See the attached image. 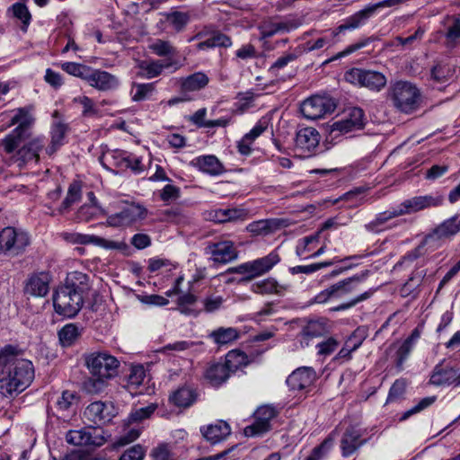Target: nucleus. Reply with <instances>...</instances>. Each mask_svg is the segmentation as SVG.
Returning <instances> with one entry per match:
<instances>
[{
	"label": "nucleus",
	"mask_w": 460,
	"mask_h": 460,
	"mask_svg": "<svg viewBox=\"0 0 460 460\" xmlns=\"http://www.w3.org/2000/svg\"><path fill=\"white\" fill-rule=\"evenodd\" d=\"M34 378L32 363L23 358L18 346L5 345L0 349V394L12 396L25 390Z\"/></svg>",
	"instance_id": "obj_1"
},
{
	"label": "nucleus",
	"mask_w": 460,
	"mask_h": 460,
	"mask_svg": "<svg viewBox=\"0 0 460 460\" xmlns=\"http://www.w3.org/2000/svg\"><path fill=\"white\" fill-rule=\"evenodd\" d=\"M90 289L89 277L80 271L68 273L65 284L60 286L53 296V305L57 314L65 317H74L81 310L84 296Z\"/></svg>",
	"instance_id": "obj_2"
},
{
	"label": "nucleus",
	"mask_w": 460,
	"mask_h": 460,
	"mask_svg": "<svg viewBox=\"0 0 460 460\" xmlns=\"http://www.w3.org/2000/svg\"><path fill=\"white\" fill-rule=\"evenodd\" d=\"M443 201L444 197L438 193L414 196L403 200L395 208H391L388 210L378 213L375 219L367 223L365 227L367 231L378 233L384 230L383 226L385 223L394 217L414 214L427 208H437L441 206Z\"/></svg>",
	"instance_id": "obj_3"
},
{
	"label": "nucleus",
	"mask_w": 460,
	"mask_h": 460,
	"mask_svg": "<svg viewBox=\"0 0 460 460\" xmlns=\"http://www.w3.org/2000/svg\"><path fill=\"white\" fill-rule=\"evenodd\" d=\"M456 217H452L438 226L432 233L424 237L417 247L408 252L401 261L395 264L394 269L413 262L429 252H432L439 247L443 239L450 238L457 234L460 231V220L458 222H456Z\"/></svg>",
	"instance_id": "obj_4"
},
{
	"label": "nucleus",
	"mask_w": 460,
	"mask_h": 460,
	"mask_svg": "<svg viewBox=\"0 0 460 460\" xmlns=\"http://www.w3.org/2000/svg\"><path fill=\"white\" fill-rule=\"evenodd\" d=\"M31 110V107H22L11 111L13 115L11 117L7 128L14 125L17 127L2 140V146L6 154L14 152L22 140L30 136V130L35 121Z\"/></svg>",
	"instance_id": "obj_5"
},
{
	"label": "nucleus",
	"mask_w": 460,
	"mask_h": 460,
	"mask_svg": "<svg viewBox=\"0 0 460 460\" xmlns=\"http://www.w3.org/2000/svg\"><path fill=\"white\" fill-rule=\"evenodd\" d=\"M388 97L394 106L405 114L416 111L422 103L420 89L408 81H396L392 84L388 90Z\"/></svg>",
	"instance_id": "obj_6"
},
{
	"label": "nucleus",
	"mask_w": 460,
	"mask_h": 460,
	"mask_svg": "<svg viewBox=\"0 0 460 460\" xmlns=\"http://www.w3.org/2000/svg\"><path fill=\"white\" fill-rule=\"evenodd\" d=\"M279 261V253L273 251L264 257L228 268L226 274L243 275L241 281H251L268 273Z\"/></svg>",
	"instance_id": "obj_7"
},
{
	"label": "nucleus",
	"mask_w": 460,
	"mask_h": 460,
	"mask_svg": "<svg viewBox=\"0 0 460 460\" xmlns=\"http://www.w3.org/2000/svg\"><path fill=\"white\" fill-rule=\"evenodd\" d=\"M85 365L91 375L111 380L118 375L119 361L106 352H94L85 357Z\"/></svg>",
	"instance_id": "obj_8"
},
{
	"label": "nucleus",
	"mask_w": 460,
	"mask_h": 460,
	"mask_svg": "<svg viewBox=\"0 0 460 460\" xmlns=\"http://www.w3.org/2000/svg\"><path fill=\"white\" fill-rule=\"evenodd\" d=\"M180 95L168 101V105L172 106L181 102L194 100V93L206 88L209 83V77L204 72H196L178 80Z\"/></svg>",
	"instance_id": "obj_9"
},
{
	"label": "nucleus",
	"mask_w": 460,
	"mask_h": 460,
	"mask_svg": "<svg viewBox=\"0 0 460 460\" xmlns=\"http://www.w3.org/2000/svg\"><path fill=\"white\" fill-rule=\"evenodd\" d=\"M344 79L349 84L366 87L370 91L380 92L386 85L387 79L384 74L375 70L353 67L344 74Z\"/></svg>",
	"instance_id": "obj_10"
},
{
	"label": "nucleus",
	"mask_w": 460,
	"mask_h": 460,
	"mask_svg": "<svg viewBox=\"0 0 460 460\" xmlns=\"http://www.w3.org/2000/svg\"><path fill=\"white\" fill-rule=\"evenodd\" d=\"M30 243L27 233L7 226L0 232V252L19 255Z\"/></svg>",
	"instance_id": "obj_11"
},
{
	"label": "nucleus",
	"mask_w": 460,
	"mask_h": 460,
	"mask_svg": "<svg viewBox=\"0 0 460 460\" xmlns=\"http://www.w3.org/2000/svg\"><path fill=\"white\" fill-rule=\"evenodd\" d=\"M335 108L336 103L332 98L314 95L302 102L300 111L305 119L315 120L333 112Z\"/></svg>",
	"instance_id": "obj_12"
},
{
	"label": "nucleus",
	"mask_w": 460,
	"mask_h": 460,
	"mask_svg": "<svg viewBox=\"0 0 460 460\" xmlns=\"http://www.w3.org/2000/svg\"><path fill=\"white\" fill-rule=\"evenodd\" d=\"M147 209L137 203H132L118 213L107 217V225L112 227H128L146 218Z\"/></svg>",
	"instance_id": "obj_13"
},
{
	"label": "nucleus",
	"mask_w": 460,
	"mask_h": 460,
	"mask_svg": "<svg viewBox=\"0 0 460 460\" xmlns=\"http://www.w3.org/2000/svg\"><path fill=\"white\" fill-rule=\"evenodd\" d=\"M116 414L117 411L112 403L102 401L90 403L84 411V420L97 426L109 423Z\"/></svg>",
	"instance_id": "obj_14"
},
{
	"label": "nucleus",
	"mask_w": 460,
	"mask_h": 460,
	"mask_svg": "<svg viewBox=\"0 0 460 460\" xmlns=\"http://www.w3.org/2000/svg\"><path fill=\"white\" fill-rule=\"evenodd\" d=\"M366 123L365 114L362 109L352 107L348 109L343 117L331 127V132L335 131L346 134L354 130L362 129Z\"/></svg>",
	"instance_id": "obj_15"
},
{
	"label": "nucleus",
	"mask_w": 460,
	"mask_h": 460,
	"mask_svg": "<svg viewBox=\"0 0 460 460\" xmlns=\"http://www.w3.org/2000/svg\"><path fill=\"white\" fill-rule=\"evenodd\" d=\"M276 414V410L272 406L259 407L254 413V422L244 429V435L246 437H256L268 432L270 429V420L275 418Z\"/></svg>",
	"instance_id": "obj_16"
},
{
	"label": "nucleus",
	"mask_w": 460,
	"mask_h": 460,
	"mask_svg": "<svg viewBox=\"0 0 460 460\" xmlns=\"http://www.w3.org/2000/svg\"><path fill=\"white\" fill-rule=\"evenodd\" d=\"M205 253L216 263L226 264L238 257V251L232 241L211 243L205 248Z\"/></svg>",
	"instance_id": "obj_17"
},
{
	"label": "nucleus",
	"mask_w": 460,
	"mask_h": 460,
	"mask_svg": "<svg viewBox=\"0 0 460 460\" xmlns=\"http://www.w3.org/2000/svg\"><path fill=\"white\" fill-rule=\"evenodd\" d=\"M51 275L48 271L31 274L25 281L24 294L33 297H44L49 291Z\"/></svg>",
	"instance_id": "obj_18"
},
{
	"label": "nucleus",
	"mask_w": 460,
	"mask_h": 460,
	"mask_svg": "<svg viewBox=\"0 0 460 460\" xmlns=\"http://www.w3.org/2000/svg\"><path fill=\"white\" fill-rule=\"evenodd\" d=\"M429 382L436 386L453 385L455 388H460V371L453 367L437 365Z\"/></svg>",
	"instance_id": "obj_19"
},
{
	"label": "nucleus",
	"mask_w": 460,
	"mask_h": 460,
	"mask_svg": "<svg viewBox=\"0 0 460 460\" xmlns=\"http://www.w3.org/2000/svg\"><path fill=\"white\" fill-rule=\"evenodd\" d=\"M86 83L102 92L113 91L119 85V78L104 70L91 68Z\"/></svg>",
	"instance_id": "obj_20"
},
{
	"label": "nucleus",
	"mask_w": 460,
	"mask_h": 460,
	"mask_svg": "<svg viewBox=\"0 0 460 460\" xmlns=\"http://www.w3.org/2000/svg\"><path fill=\"white\" fill-rule=\"evenodd\" d=\"M362 435V430L354 426H349L345 429L340 445L343 457L350 456L367 443V439L361 438Z\"/></svg>",
	"instance_id": "obj_21"
},
{
	"label": "nucleus",
	"mask_w": 460,
	"mask_h": 460,
	"mask_svg": "<svg viewBox=\"0 0 460 460\" xmlns=\"http://www.w3.org/2000/svg\"><path fill=\"white\" fill-rule=\"evenodd\" d=\"M95 429H81L69 430L66 435V440L68 444L76 447H101L104 443L102 436L95 435Z\"/></svg>",
	"instance_id": "obj_22"
},
{
	"label": "nucleus",
	"mask_w": 460,
	"mask_h": 460,
	"mask_svg": "<svg viewBox=\"0 0 460 460\" xmlns=\"http://www.w3.org/2000/svg\"><path fill=\"white\" fill-rule=\"evenodd\" d=\"M44 137H35L25 143L20 147L16 153V159L22 164L27 163H39L40 159V152H45Z\"/></svg>",
	"instance_id": "obj_23"
},
{
	"label": "nucleus",
	"mask_w": 460,
	"mask_h": 460,
	"mask_svg": "<svg viewBox=\"0 0 460 460\" xmlns=\"http://www.w3.org/2000/svg\"><path fill=\"white\" fill-rule=\"evenodd\" d=\"M316 373L309 367H301L294 370L287 378L288 386L293 391L308 388L315 380Z\"/></svg>",
	"instance_id": "obj_24"
},
{
	"label": "nucleus",
	"mask_w": 460,
	"mask_h": 460,
	"mask_svg": "<svg viewBox=\"0 0 460 460\" xmlns=\"http://www.w3.org/2000/svg\"><path fill=\"white\" fill-rule=\"evenodd\" d=\"M320 138V134L314 128H303L296 132V147L305 153H311L318 146Z\"/></svg>",
	"instance_id": "obj_25"
},
{
	"label": "nucleus",
	"mask_w": 460,
	"mask_h": 460,
	"mask_svg": "<svg viewBox=\"0 0 460 460\" xmlns=\"http://www.w3.org/2000/svg\"><path fill=\"white\" fill-rule=\"evenodd\" d=\"M66 239L72 243L78 244H95L98 246H102L107 249H120L125 244L123 243H119L115 241L106 240L104 238L92 235V234H84L79 233H71L67 234Z\"/></svg>",
	"instance_id": "obj_26"
},
{
	"label": "nucleus",
	"mask_w": 460,
	"mask_h": 460,
	"mask_svg": "<svg viewBox=\"0 0 460 460\" xmlns=\"http://www.w3.org/2000/svg\"><path fill=\"white\" fill-rule=\"evenodd\" d=\"M200 432L208 442L217 444L231 434V428L227 422L217 420L213 424L201 427Z\"/></svg>",
	"instance_id": "obj_27"
},
{
	"label": "nucleus",
	"mask_w": 460,
	"mask_h": 460,
	"mask_svg": "<svg viewBox=\"0 0 460 460\" xmlns=\"http://www.w3.org/2000/svg\"><path fill=\"white\" fill-rule=\"evenodd\" d=\"M190 164L200 172L211 176H217L226 172L222 163L217 156L212 155L198 156L190 162Z\"/></svg>",
	"instance_id": "obj_28"
},
{
	"label": "nucleus",
	"mask_w": 460,
	"mask_h": 460,
	"mask_svg": "<svg viewBox=\"0 0 460 460\" xmlns=\"http://www.w3.org/2000/svg\"><path fill=\"white\" fill-rule=\"evenodd\" d=\"M373 8L367 5L366 8L355 13L344 20V22L332 32L333 37L346 30H355L364 25L373 15Z\"/></svg>",
	"instance_id": "obj_29"
},
{
	"label": "nucleus",
	"mask_w": 460,
	"mask_h": 460,
	"mask_svg": "<svg viewBox=\"0 0 460 460\" xmlns=\"http://www.w3.org/2000/svg\"><path fill=\"white\" fill-rule=\"evenodd\" d=\"M300 22L296 20H288L283 22H263L259 29L263 39L270 38L279 32H288L292 30L298 28Z\"/></svg>",
	"instance_id": "obj_30"
},
{
	"label": "nucleus",
	"mask_w": 460,
	"mask_h": 460,
	"mask_svg": "<svg viewBox=\"0 0 460 460\" xmlns=\"http://www.w3.org/2000/svg\"><path fill=\"white\" fill-rule=\"evenodd\" d=\"M67 131V124L62 121H57L52 124L50 129V143L45 148V154L48 156H52L62 146L65 145Z\"/></svg>",
	"instance_id": "obj_31"
},
{
	"label": "nucleus",
	"mask_w": 460,
	"mask_h": 460,
	"mask_svg": "<svg viewBox=\"0 0 460 460\" xmlns=\"http://www.w3.org/2000/svg\"><path fill=\"white\" fill-rule=\"evenodd\" d=\"M198 398L197 390L191 386H181L175 390L169 397V401L179 408L190 407Z\"/></svg>",
	"instance_id": "obj_32"
},
{
	"label": "nucleus",
	"mask_w": 460,
	"mask_h": 460,
	"mask_svg": "<svg viewBox=\"0 0 460 460\" xmlns=\"http://www.w3.org/2000/svg\"><path fill=\"white\" fill-rule=\"evenodd\" d=\"M230 375L225 363H216L206 369L204 376L210 385L218 387L229 378Z\"/></svg>",
	"instance_id": "obj_33"
},
{
	"label": "nucleus",
	"mask_w": 460,
	"mask_h": 460,
	"mask_svg": "<svg viewBox=\"0 0 460 460\" xmlns=\"http://www.w3.org/2000/svg\"><path fill=\"white\" fill-rule=\"evenodd\" d=\"M441 23L444 27V35L447 43L455 46L460 40V13L447 15Z\"/></svg>",
	"instance_id": "obj_34"
},
{
	"label": "nucleus",
	"mask_w": 460,
	"mask_h": 460,
	"mask_svg": "<svg viewBox=\"0 0 460 460\" xmlns=\"http://www.w3.org/2000/svg\"><path fill=\"white\" fill-rule=\"evenodd\" d=\"M366 275L367 273L361 276H353L332 285L335 299H341L355 291L357 285L365 279Z\"/></svg>",
	"instance_id": "obj_35"
},
{
	"label": "nucleus",
	"mask_w": 460,
	"mask_h": 460,
	"mask_svg": "<svg viewBox=\"0 0 460 460\" xmlns=\"http://www.w3.org/2000/svg\"><path fill=\"white\" fill-rule=\"evenodd\" d=\"M364 339V332L359 328L355 330L345 341V344L339 351L337 358L349 359L351 352L355 351L361 346Z\"/></svg>",
	"instance_id": "obj_36"
},
{
	"label": "nucleus",
	"mask_w": 460,
	"mask_h": 460,
	"mask_svg": "<svg viewBox=\"0 0 460 460\" xmlns=\"http://www.w3.org/2000/svg\"><path fill=\"white\" fill-rule=\"evenodd\" d=\"M251 290L260 295H281L283 291L286 290V288L279 284L274 279L269 278L253 283L251 287Z\"/></svg>",
	"instance_id": "obj_37"
},
{
	"label": "nucleus",
	"mask_w": 460,
	"mask_h": 460,
	"mask_svg": "<svg viewBox=\"0 0 460 460\" xmlns=\"http://www.w3.org/2000/svg\"><path fill=\"white\" fill-rule=\"evenodd\" d=\"M232 45V40L230 37L220 32L214 31L210 38L208 40L199 42L197 45V49L199 50H205L208 49H213L216 47L228 48Z\"/></svg>",
	"instance_id": "obj_38"
},
{
	"label": "nucleus",
	"mask_w": 460,
	"mask_h": 460,
	"mask_svg": "<svg viewBox=\"0 0 460 460\" xmlns=\"http://www.w3.org/2000/svg\"><path fill=\"white\" fill-rule=\"evenodd\" d=\"M248 364L247 356L245 353L240 350H231L226 356L225 365L230 374L236 372L242 367H245Z\"/></svg>",
	"instance_id": "obj_39"
},
{
	"label": "nucleus",
	"mask_w": 460,
	"mask_h": 460,
	"mask_svg": "<svg viewBox=\"0 0 460 460\" xmlns=\"http://www.w3.org/2000/svg\"><path fill=\"white\" fill-rule=\"evenodd\" d=\"M210 336L213 338L217 344L226 345L238 339L239 332L237 329L233 327H220L212 332Z\"/></svg>",
	"instance_id": "obj_40"
},
{
	"label": "nucleus",
	"mask_w": 460,
	"mask_h": 460,
	"mask_svg": "<svg viewBox=\"0 0 460 460\" xmlns=\"http://www.w3.org/2000/svg\"><path fill=\"white\" fill-rule=\"evenodd\" d=\"M107 379L91 375L90 377L86 378L83 383V389L84 392L90 394H98L102 393L108 385Z\"/></svg>",
	"instance_id": "obj_41"
},
{
	"label": "nucleus",
	"mask_w": 460,
	"mask_h": 460,
	"mask_svg": "<svg viewBox=\"0 0 460 460\" xmlns=\"http://www.w3.org/2000/svg\"><path fill=\"white\" fill-rule=\"evenodd\" d=\"M60 66L68 75L78 77L85 82L92 68L86 65L75 62H64Z\"/></svg>",
	"instance_id": "obj_42"
},
{
	"label": "nucleus",
	"mask_w": 460,
	"mask_h": 460,
	"mask_svg": "<svg viewBox=\"0 0 460 460\" xmlns=\"http://www.w3.org/2000/svg\"><path fill=\"white\" fill-rule=\"evenodd\" d=\"M82 196L81 185L78 182H73L69 185L66 199L63 200L59 212L64 213L69 209V208L79 201Z\"/></svg>",
	"instance_id": "obj_43"
},
{
	"label": "nucleus",
	"mask_w": 460,
	"mask_h": 460,
	"mask_svg": "<svg viewBox=\"0 0 460 460\" xmlns=\"http://www.w3.org/2000/svg\"><path fill=\"white\" fill-rule=\"evenodd\" d=\"M9 12H12V14L16 19L20 20L22 23V30L23 31H27L28 26L30 25L31 15L29 12L27 6L22 3H14L10 8Z\"/></svg>",
	"instance_id": "obj_44"
},
{
	"label": "nucleus",
	"mask_w": 460,
	"mask_h": 460,
	"mask_svg": "<svg viewBox=\"0 0 460 460\" xmlns=\"http://www.w3.org/2000/svg\"><path fill=\"white\" fill-rule=\"evenodd\" d=\"M80 336L78 327L74 323L66 324L58 332L63 346H71Z\"/></svg>",
	"instance_id": "obj_45"
},
{
	"label": "nucleus",
	"mask_w": 460,
	"mask_h": 460,
	"mask_svg": "<svg viewBox=\"0 0 460 460\" xmlns=\"http://www.w3.org/2000/svg\"><path fill=\"white\" fill-rule=\"evenodd\" d=\"M146 378V370L143 366H134L131 367L128 377V388L130 392L137 393V389L143 384Z\"/></svg>",
	"instance_id": "obj_46"
},
{
	"label": "nucleus",
	"mask_w": 460,
	"mask_h": 460,
	"mask_svg": "<svg viewBox=\"0 0 460 460\" xmlns=\"http://www.w3.org/2000/svg\"><path fill=\"white\" fill-rule=\"evenodd\" d=\"M171 63H163L160 60L144 61L140 64V68L145 72L146 78H154L160 75L164 68H168Z\"/></svg>",
	"instance_id": "obj_47"
},
{
	"label": "nucleus",
	"mask_w": 460,
	"mask_h": 460,
	"mask_svg": "<svg viewBox=\"0 0 460 460\" xmlns=\"http://www.w3.org/2000/svg\"><path fill=\"white\" fill-rule=\"evenodd\" d=\"M197 302V296L190 293L182 294L178 297L177 305L181 314L186 315L197 314L193 305Z\"/></svg>",
	"instance_id": "obj_48"
},
{
	"label": "nucleus",
	"mask_w": 460,
	"mask_h": 460,
	"mask_svg": "<svg viewBox=\"0 0 460 460\" xmlns=\"http://www.w3.org/2000/svg\"><path fill=\"white\" fill-rule=\"evenodd\" d=\"M155 91L154 83L150 84H133L132 100L134 102H141L146 100Z\"/></svg>",
	"instance_id": "obj_49"
},
{
	"label": "nucleus",
	"mask_w": 460,
	"mask_h": 460,
	"mask_svg": "<svg viewBox=\"0 0 460 460\" xmlns=\"http://www.w3.org/2000/svg\"><path fill=\"white\" fill-rule=\"evenodd\" d=\"M275 226L273 219L258 220L249 224L247 230L253 234H268Z\"/></svg>",
	"instance_id": "obj_50"
},
{
	"label": "nucleus",
	"mask_w": 460,
	"mask_h": 460,
	"mask_svg": "<svg viewBox=\"0 0 460 460\" xmlns=\"http://www.w3.org/2000/svg\"><path fill=\"white\" fill-rule=\"evenodd\" d=\"M104 213L105 211L101 206H90L88 204H84L78 209L76 217L80 221L87 222Z\"/></svg>",
	"instance_id": "obj_51"
},
{
	"label": "nucleus",
	"mask_w": 460,
	"mask_h": 460,
	"mask_svg": "<svg viewBox=\"0 0 460 460\" xmlns=\"http://www.w3.org/2000/svg\"><path fill=\"white\" fill-rule=\"evenodd\" d=\"M78 402V397L75 392L66 390L57 400L58 410L66 411H69Z\"/></svg>",
	"instance_id": "obj_52"
},
{
	"label": "nucleus",
	"mask_w": 460,
	"mask_h": 460,
	"mask_svg": "<svg viewBox=\"0 0 460 460\" xmlns=\"http://www.w3.org/2000/svg\"><path fill=\"white\" fill-rule=\"evenodd\" d=\"M320 232H316L314 234L304 237L299 240L296 247V253L298 257H304L306 252L312 250V245L319 242Z\"/></svg>",
	"instance_id": "obj_53"
},
{
	"label": "nucleus",
	"mask_w": 460,
	"mask_h": 460,
	"mask_svg": "<svg viewBox=\"0 0 460 460\" xmlns=\"http://www.w3.org/2000/svg\"><path fill=\"white\" fill-rule=\"evenodd\" d=\"M149 49L159 57L174 55L176 53L175 49L168 41L162 40H156L150 45Z\"/></svg>",
	"instance_id": "obj_54"
},
{
	"label": "nucleus",
	"mask_w": 460,
	"mask_h": 460,
	"mask_svg": "<svg viewBox=\"0 0 460 460\" xmlns=\"http://www.w3.org/2000/svg\"><path fill=\"white\" fill-rule=\"evenodd\" d=\"M436 401V396H429L422 398L416 405H414L412 408L406 411L402 417L400 418L401 420H405L409 417H411L413 414H416L429 406H430L434 402Z\"/></svg>",
	"instance_id": "obj_55"
},
{
	"label": "nucleus",
	"mask_w": 460,
	"mask_h": 460,
	"mask_svg": "<svg viewBox=\"0 0 460 460\" xmlns=\"http://www.w3.org/2000/svg\"><path fill=\"white\" fill-rule=\"evenodd\" d=\"M373 293H374V291H372V290L366 291V292L360 294L359 296H357L356 297L349 300L348 302L342 303L337 306L330 308V311L338 312V311H344V310L349 309V308L355 306L356 305H358V303L368 299L373 295Z\"/></svg>",
	"instance_id": "obj_56"
},
{
	"label": "nucleus",
	"mask_w": 460,
	"mask_h": 460,
	"mask_svg": "<svg viewBox=\"0 0 460 460\" xmlns=\"http://www.w3.org/2000/svg\"><path fill=\"white\" fill-rule=\"evenodd\" d=\"M168 20L177 31H181L190 22V15L187 13L176 11L168 15Z\"/></svg>",
	"instance_id": "obj_57"
},
{
	"label": "nucleus",
	"mask_w": 460,
	"mask_h": 460,
	"mask_svg": "<svg viewBox=\"0 0 460 460\" xmlns=\"http://www.w3.org/2000/svg\"><path fill=\"white\" fill-rule=\"evenodd\" d=\"M413 345L410 343V341H404L402 344L400 346L396 352V367L400 370L402 369V366L406 359L408 358L411 351L412 350Z\"/></svg>",
	"instance_id": "obj_58"
},
{
	"label": "nucleus",
	"mask_w": 460,
	"mask_h": 460,
	"mask_svg": "<svg viewBox=\"0 0 460 460\" xmlns=\"http://www.w3.org/2000/svg\"><path fill=\"white\" fill-rule=\"evenodd\" d=\"M181 194L179 187L172 184L165 185L160 191V199L164 202L176 200Z\"/></svg>",
	"instance_id": "obj_59"
},
{
	"label": "nucleus",
	"mask_w": 460,
	"mask_h": 460,
	"mask_svg": "<svg viewBox=\"0 0 460 460\" xmlns=\"http://www.w3.org/2000/svg\"><path fill=\"white\" fill-rule=\"evenodd\" d=\"M145 449L141 445H135L127 449L119 460H143Z\"/></svg>",
	"instance_id": "obj_60"
},
{
	"label": "nucleus",
	"mask_w": 460,
	"mask_h": 460,
	"mask_svg": "<svg viewBox=\"0 0 460 460\" xmlns=\"http://www.w3.org/2000/svg\"><path fill=\"white\" fill-rule=\"evenodd\" d=\"M406 381L404 379H397L391 386L388 394V402L399 399L405 392Z\"/></svg>",
	"instance_id": "obj_61"
},
{
	"label": "nucleus",
	"mask_w": 460,
	"mask_h": 460,
	"mask_svg": "<svg viewBox=\"0 0 460 460\" xmlns=\"http://www.w3.org/2000/svg\"><path fill=\"white\" fill-rule=\"evenodd\" d=\"M75 102H78L83 106V114L84 116H93L97 114V109L93 101L87 96H79L74 99Z\"/></svg>",
	"instance_id": "obj_62"
},
{
	"label": "nucleus",
	"mask_w": 460,
	"mask_h": 460,
	"mask_svg": "<svg viewBox=\"0 0 460 460\" xmlns=\"http://www.w3.org/2000/svg\"><path fill=\"white\" fill-rule=\"evenodd\" d=\"M339 346V342L336 339L331 337L327 339L326 341H323L317 344L318 348V354L328 356L332 354Z\"/></svg>",
	"instance_id": "obj_63"
},
{
	"label": "nucleus",
	"mask_w": 460,
	"mask_h": 460,
	"mask_svg": "<svg viewBox=\"0 0 460 460\" xmlns=\"http://www.w3.org/2000/svg\"><path fill=\"white\" fill-rule=\"evenodd\" d=\"M154 460H172V455L168 445L161 444L151 452Z\"/></svg>",
	"instance_id": "obj_64"
}]
</instances>
